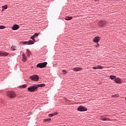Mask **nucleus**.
<instances>
[{
  "instance_id": "obj_1",
  "label": "nucleus",
  "mask_w": 126,
  "mask_h": 126,
  "mask_svg": "<svg viewBox=\"0 0 126 126\" xmlns=\"http://www.w3.org/2000/svg\"><path fill=\"white\" fill-rule=\"evenodd\" d=\"M6 94L9 98H15L16 97V93L13 91H8L7 92Z\"/></svg>"
},
{
  "instance_id": "obj_2",
  "label": "nucleus",
  "mask_w": 126,
  "mask_h": 126,
  "mask_svg": "<svg viewBox=\"0 0 126 126\" xmlns=\"http://www.w3.org/2000/svg\"><path fill=\"white\" fill-rule=\"evenodd\" d=\"M37 89V87L36 85H34L33 86H31L28 88V90L29 92H35V91H36Z\"/></svg>"
},
{
  "instance_id": "obj_3",
  "label": "nucleus",
  "mask_w": 126,
  "mask_h": 126,
  "mask_svg": "<svg viewBox=\"0 0 126 126\" xmlns=\"http://www.w3.org/2000/svg\"><path fill=\"white\" fill-rule=\"evenodd\" d=\"M48 64L47 62H44L41 63H39L37 64V67H40V68H44V67H46V65Z\"/></svg>"
},
{
  "instance_id": "obj_4",
  "label": "nucleus",
  "mask_w": 126,
  "mask_h": 126,
  "mask_svg": "<svg viewBox=\"0 0 126 126\" xmlns=\"http://www.w3.org/2000/svg\"><path fill=\"white\" fill-rule=\"evenodd\" d=\"M30 78L32 80H33V81H38V80H39V76L37 75L31 76L30 77Z\"/></svg>"
},
{
  "instance_id": "obj_5",
  "label": "nucleus",
  "mask_w": 126,
  "mask_h": 126,
  "mask_svg": "<svg viewBox=\"0 0 126 126\" xmlns=\"http://www.w3.org/2000/svg\"><path fill=\"white\" fill-rule=\"evenodd\" d=\"M87 110V108L83 106H80L78 108V111H79L80 112H85Z\"/></svg>"
},
{
  "instance_id": "obj_6",
  "label": "nucleus",
  "mask_w": 126,
  "mask_h": 126,
  "mask_svg": "<svg viewBox=\"0 0 126 126\" xmlns=\"http://www.w3.org/2000/svg\"><path fill=\"white\" fill-rule=\"evenodd\" d=\"M98 25L101 27H104V26H106V25H107V23L105 21H100L98 23Z\"/></svg>"
},
{
  "instance_id": "obj_7",
  "label": "nucleus",
  "mask_w": 126,
  "mask_h": 126,
  "mask_svg": "<svg viewBox=\"0 0 126 126\" xmlns=\"http://www.w3.org/2000/svg\"><path fill=\"white\" fill-rule=\"evenodd\" d=\"M7 56H8V53L0 51V57H6Z\"/></svg>"
},
{
  "instance_id": "obj_8",
  "label": "nucleus",
  "mask_w": 126,
  "mask_h": 126,
  "mask_svg": "<svg viewBox=\"0 0 126 126\" xmlns=\"http://www.w3.org/2000/svg\"><path fill=\"white\" fill-rule=\"evenodd\" d=\"M72 70H73V71H79L80 70H82V68L79 67H75L72 69Z\"/></svg>"
},
{
  "instance_id": "obj_9",
  "label": "nucleus",
  "mask_w": 126,
  "mask_h": 126,
  "mask_svg": "<svg viewBox=\"0 0 126 126\" xmlns=\"http://www.w3.org/2000/svg\"><path fill=\"white\" fill-rule=\"evenodd\" d=\"M93 69H103V66L98 65L92 67Z\"/></svg>"
},
{
  "instance_id": "obj_10",
  "label": "nucleus",
  "mask_w": 126,
  "mask_h": 126,
  "mask_svg": "<svg viewBox=\"0 0 126 126\" xmlns=\"http://www.w3.org/2000/svg\"><path fill=\"white\" fill-rule=\"evenodd\" d=\"M114 81L116 82V83H118L121 84L122 83V80L120 79V78H117L114 80Z\"/></svg>"
},
{
  "instance_id": "obj_11",
  "label": "nucleus",
  "mask_w": 126,
  "mask_h": 126,
  "mask_svg": "<svg viewBox=\"0 0 126 126\" xmlns=\"http://www.w3.org/2000/svg\"><path fill=\"white\" fill-rule=\"evenodd\" d=\"M100 37H99L98 36H96L94 39L93 42H94V43H98Z\"/></svg>"
},
{
  "instance_id": "obj_12",
  "label": "nucleus",
  "mask_w": 126,
  "mask_h": 126,
  "mask_svg": "<svg viewBox=\"0 0 126 126\" xmlns=\"http://www.w3.org/2000/svg\"><path fill=\"white\" fill-rule=\"evenodd\" d=\"M22 61L24 62H27V57L24 54H23L22 55Z\"/></svg>"
},
{
  "instance_id": "obj_13",
  "label": "nucleus",
  "mask_w": 126,
  "mask_h": 126,
  "mask_svg": "<svg viewBox=\"0 0 126 126\" xmlns=\"http://www.w3.org/2000/svg\"><path fill=\"white\" fill-rule=\"evenodd\" d=\"M12 29L13 30H17V29H19V26H18V25H14L12 27Z\"/></svg>"
},
{
  "instance_id": "obj_14",
  "label": "nucleus",
  "mask_w": 126,
  "mask_h": 126,
  "mask_svg": "<svg viewBox=\"0 0 126 126\" xmlns=\"http://www.w3.org/2000/svg\"><path fill=\"white\" fill-rule=\"evenodd\" d=\"M99 119L101 120V121H109V118L106 117H101Z\"/></svg>"
},
{
  "instance_id": "obj_15",
  "label": "nucleus",
  "mask_w": 126,
  "mask_h": 126,
  "mask_svg": "<svg viewBox=\"0 0 126 126\" xmlns=\"http://www.w3.org/2000/svg\"><path fill=\"white\" fill-rule=\"evenodd\" d=\"M27 55L28 57H30V55H31V52H30L29 49H27Z\"/></svg>"
},
{
  "instance_id": "obj_16",
  "label": "nucleus",
  "mask_w": 126,
  "mask_h": 126,
  "mask_svg": "<svg viewBox=\"0 0 126 126\" xmlns=\"http://www.w3.org/2000/svg\"><path fill=\"white\" fill-rule=\"evenodd\" d=\"M36 86L37 87V89L39 88V87H45V84H41L39 85H36Z\"/></svg>"
},
{
  "instance_id": "obj_17",
  "label": "nucleus",
  "mask_w": 126,
  "mask_h": 126,
  "mask_svg": "<svg viewBox=\"0 0 126 126\" xmlns=\"http://www.w3.org/2000/svg\"><path fill=\"white\" fill-rule=\"evenodd\" d=\"M34 42L32 40H29L28 41V45H33Z\"/></svg>"
},
{
  "instance_id": "obj_18",
  "label": "nucleus",
  "mask_w": 126,
  "mask_h": 126,
  "mask_svg": "<svg viewBox=\"0 0 126 126\" xmlns=\"http://www.w3.org/2000/svg\"><path fill=\"white\" fill-rule=\"evenodd\" d=\"M56 115H58V113L56 112L53 114H49V117H54V116H56Z\"/></svg>"
},
{
  "instance_id": "obj_19",
  "label": "nucleus",
  "mask_w": 126,
  "mask_h": 126,
  "mask_svg": "<svg viewBox=\"0 0 126 126\" xmlns=\"http://www.w3.org/2000/svg\"><path fill=\"white\" fill-rule=\"evenodd\" d=\"M65 20H71L72 19V17L67 16L65 18Z\"/></svg>"
},
{
  "instance_id": "obj_20",
  "label": "nucleus",
  "mask_w": 126,
  "mask_h": 126,
  "mask_svg": "<svg viewBox=\"0 0 126 126\" xmlns=\"http://www.w3.org/2000/svg\"><path fill=\"white\" fill-rule=\"evenodd\" d=\"M20 88H26L27 87V85L24 84L19 87Z\"/></svg>"
},
{
  "instance_id": "obj_21",
  "label": "nucleus",
  "mask_w": 126,
  "mask_h": 126,
  "mask_svg": "<svg viewBox=\"0 0 126 126\" xmlns=\"http://www.w3.org/2000/svg\"><path fill=\"white\" fill-rule=\"evenodd\" d=\"M116 76H114V75H110V79H112V80H113V79H116Z\"/></svg>"
},
{
  "instance_id": "obj_22",
  "label": "nucleus",
  "mask_w": 126,
  "mask_h": 126,
  "mask_svg": "<svg viewBox=\"0 0 126 126\" xmlns=\"http://www.w3.org/2000/svg\"><path fill=\"white\" fill-rule=\"evenodd\" d=\"M2 8H3V9H7V5H5L4 6H2Z\"/></svg>"
},
{
  "instance_id": "obj_23",
  "label": "nucleus",
  "mask_w": 126,
  "mask_h": 126,
  "mask_svg": "<svg viewBox=\"0 0 126 126\" xmlns=\"http://www.w3.org/2000/svg\"><path fill=\"white\" fill-rule=\"evenodd\" d=\"M32 36L35 38V37L39 36V33H35Z\"/></svg>"
},
{
  "instance_id": "obj_24",
  "label": "nucleus",
  "mask_w": 126,
  "mask_h": 126,
  "mask_svg": "<svg viewBox=\"0 0 126 126\" xmlns=\"http://www.w3.org/2000/svg\"><path fill=\"white\" fill-rule=\"evenodd\" d=\"M44 122H51V118L45 119Z\"/></svg>"
},
{
  "instance_id": "obj_25",
  "label": "nucleus",
  "mask_w": 126,
  "mask_h": 126,
  "mask_svg": "<svg viewBox=\"0 0 126 126\" xmlns=\"http://www.w3.org/2000/svg\"><path fill=\"white\" fill-rule=\"evenodd\" d=\"M62 72H63V74H66V73H67V71H66L65 70H63Z\"/></svg>"
},
{
  "instance_id": "obj_26",
  "label": "nucleus",
  "mask_w": 126,
  "mask_h": 126,
  "mask_svg": "<svg viewBox=\"0 0 126 126\" xmlns=\"http://www.w3.org/2000/svg\"><path fill=\"white\" fill-rule=\"evenodd\" d=\"M5 27L4 26H0V29H5Z\"/></svg>"
},
{
  "instance_id": "obj_27",
  "label": "nucleus",
  "mask_w": 126,
  "mask_h": 126,
  "mask_svg": "<svg viewBox=\"0 0 126 126\" xmlns=\"http://www.w3.org/2000/svg\"><path fill=\"white\" fill-rule=\"evenodd\" d=\"M112 97H116V98H118V97H119V95L118 94H115V95H112Z\"/></svg>"
},
{
  "instance_id": "obj_28",
  "label": "nucleus",
  "mask_w": 126,
  "mask_h": 126,
  "mask_svg": "<svg viewBox=\"0 0 126 126\" xmlns=\"http://www.w3.org/2000/svg\"><path fill=\"white\" fill-rule=\"evenodd\" d=\"M35 37L32 35V36L31 37V38L33 40V41H34L35 42Z\"/></svg>"
},
{
  "instance_id": "obj_29",
  "label": "nucleus",
  "mask_w": 126,
  "mask_h": 126,
  "mask_svg": "<svg viewBox=\"0 0 126 126\" xmlns=\"http://www.w3.org/2000/svg\"><path fill=\"white\" fill-rule=\"evenodd\" d=\"M22 44H23L24 45H26V44H28V42L27 41L23 42Z\"/></svg>"
},
{
  "instance_id": "obj_30",
  "label": "nucleus",
  "mask_w": 126,
  "mask_h": 126,
  "mask_svg": "<svg viewBox=\"0 0 126 126\" xmlns=\"http://www.w3.org/2000/svg\"><path fill=\"white\" fill-rule=\"evenodd\" d=\"M11 49H12V50H13V51H15V48H14V47L12 46L11 47Z\"/></svg>"
},
{
  "instance_id": "obj_31",
  "label": "nucleus",
  "mask_w": 126,
  "mask_h": 126,
  "mask_svg": "<svg viewBox=\"0 0 126 126\" xmlns=\"http://www.w3.org/2000/svg\"><path fill=\"white\" fill-rule=\"evenodd\" d=\"M97 46H98V47H99V44H97Z\"/></svg>"
},
{
  "instance_id": "obj_32",
  "label": "nucleus",
  "mask_w": 126,
  "mask_h": 126,
  "mask_svg": "<svg viewBox=\"0 0 126 126\" xmlns=\"http://www.w3.org/2000/svg\"><path fill=\"white\" fill-rule=\"evenodd\" d=\"M2 11H3V10H2Z\"/></svg>"
},
{
  "instance_id": "obj_33",
  "label": "nucleus",
  "mask_w": 126,
  "mask_h": 126,
  "mask_svg": "<svg viewBox=\"0 0 126 126\" xmlns=\"http://www.w3.org/2000/svg\"><path fill=\"white\" fill-rule=\"evenodd\" d=\"M95 47H97V45H96Z\"/></svg>"
},
{
  "instance_id": "obj_34",
  "label": "nucleus",
  "mask_w": 126,
  "mask_h": 126,
  "mask_svg": "<svg viewBox=\"0 0 126 126\" xmlns=\"http://www.w3.org/2000/svg\"><path fill=\"white\" fill-rule=\"evenodd\" d=\"M125 99L126 100V97L125 98Z\"/></svg>"
}]
</instances>
